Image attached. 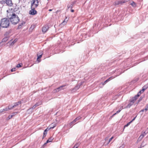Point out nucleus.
Segmentation results:
<instances>
[{
  "instance_id": "nucleus-1",
  "label": "nucleus",
  "mask_w": 148,
  "mask_h": 148,
  "mask_svg": "<svg viewBox=\"0 0 148 148\" xmlns=\"http://www.w3.org/2000/svg\"><path fill=\"white\" fill-rule=\"evenodd\" d=\"M7 16L9 19L12 24L16 25L17 24L19 21V18L18 16L14 13L12 12L11 14H8Z\"/></svg>"
},
{
  "instance_id": "nucleus-2",
  "label": "nucleus",
  "mask_w": 148,
  "mask_h": 148,
  "mask_svg": "<svg viewBox=\"0 0 148 148\" xmlns=\"http://www.w3.org/2000/svg\"><path fill=\"white\" fill-rule=\"evenodd\" d=\"M0 23L1 26L3 28H7L8 27L10 24L9 21L6 18H4L2 19Z\"/></svg>"
},
{
  "instance_id": "nucleus-3",
  "label": "nucleus",
  "mask_w": 148,
  "mask_h": 148,
  "mask_svg": "<svg viewBox=\"0 0 148 148\" xmlns=\"http://www.w3.org/2000/svg\"><path fill=\"white\" fill-rule=\"evenodd\" d=\"M31 8H35L37 7L39 5V1L38 0H32L30 1Z\"/></svg>"
},
{
  "instance_id": "nucleus-4",
  "label": "nucleus",
  "mask_w": 148,
  "mask_h": 148,
  "mask_svg": "<svg viewBox=\"0 0 148 148\" xmlns=\"http://www.w3.org/2000/svg\"><path fill=\"white\" fill-rule=\"evenodd\" d=\"M1 2L2 4L6 3L7 5L10 6H12V5L11 0H2Z\"/></svg>"
},
{
  "instance_id": "nucleus-5",
  "label": "nucleus",
  "mask_w": 148,
  "mask_h": 148,
  "mask_svg": "<svg viewBox=\"0 0 148 148\" xmlns=\"http://www.w3.org/2000/svg\"><path fill=\"white\" fill-rule=\"evenodd\" d=\"M55 127V125L53 127H52L50 126V127L49 128V127H47V129H46L44 131L43 133V135L42 137L43 139L46 136L47 134V132L49 130L51 129H53Z\"/></svg>"
},
{
  "instance_id": "nucleus-6",
  "label": "nucleus",
  "mask_w": 148,
  "mask_h": 148,
  "mask_svg": "<svg viewBox=\"0 0 148 148\" xmlns=\"http://www.w3.org/2000/svg\"><path fill=\"white\" fill-rule=\"evenodd\" d=\"M148 133V132H142L141 135L138 138V141H140Z\"/></svg>"
},
{
  "instance_id": "nucleus-7",
  "label": "nucleus",
  "mask_w": 148,
  "mask_h": 148,
  "mask_svg": "<svg viewBox=\"0 0 148 148\" xmlns=\"http://www.w3.org/2000/svg\"><path fill=\"white\" fill-rule=\"evenodd\" d=\"M65 85H63L60 86L59 87L57 88L56 89H54L53 90V93H56L57 92H58L60 91L61 90H63L64 89L63 88L65 86Z\"/></svg>"
},
{
  "instance_id": "nucleus-8",
  "label": "nucleus",
  "mask_w": 148,
  "mask_h": 148,
  "mask_svg": "<svg viewBox=\"0 0 148 148\" xmlns=\"http://www.w3.org/2000/svg\"><path fill=\"white\" fill-rule=\"evenodd\" d=\"M35 8H31V10L29 11V14H30L34 15H35L37 13V12Z\"/></svg>"
},
{
  "instance_id": "nucleus-9",
  "label": "nucleus",
  "mask_w": 148,
  "mask_h": 148,
  "mask_svg": "<svg viewBox=\"0 0 148 148\" xmlns=\"http://www.w3.org/2000/svg\"><path fill=\"white\" fill-rule=\"evenodd\" d=\"M133 104V102H132V101H130V103L127 105L126 106H122V109L129 108H130L131 106Z\"/></svg>"
},
{
  "instance_id": "nucleus-10",
  "label": "nucleus",
  "mask_w": 148,
  "mask_h": 148,
  "mask_svg": "<svg viewBox=\"0 0 148 148\" xmlns=\"http://www.w3.org/2000/svg\"><path fill=\"white\" fill-rule=\"evenodd\" d=\"M49 28V27L48 25H45L43 26L42 28V31L44 33H45L48 30Z\"/></svg>"
},
{
  "instance_id": "nucleus-11",
  "label": "nucleus",
  "mask_w": 148,
  "mask_h": 148,
  "mask_svg": "<svg viewBox=\"0 0 148 148\" xmlns=\"http://www.w3.org/2000/svg\"><path fill=\"white\" fill-rule=\"evenodd\" d=\"M11 109H12V108H10V106H9L8 107H6L5 108L0 110V113L5 111H7L9 110H10Z\"/></svg>"
},
{
  "instance_id": "nucleus-12",
  "label": "nucleus",
  "mask_w": 148,
  "mask_h": 148,
  "mask_svg": "<svg viewBox=\"0 0 148 148\" xmlns=\"http://www.w3.org/2000/svg\"><path fill=\"white\" fill-rule=\"evenodd\" d=\"M81 117L80 116L77 117L72 122H71L70 123V126L72 125L73 124H74L77 121L79 120L80 119Z\"/></svg>"
},
{
  "instance_id": "nucleus-13",
  "label": "nucleus",
  "mask_w": 148,
  "mask_h": 148,
  "mask_svg": "<svg viewBox=\"0 0 148 148\" xmlns=\"http://www.w3.org/2000/svg\"><path fill=\"white\" fill-rule=\"evenodd\" d=\"M80 87V85H77L74 88H72L70 89V90L72 92H75Z\"/></svg>"
},
{
  "instance_id": "nucleus-14",
  "label": "nucleus",
  "mask_w": 148,
  "mask_h": 148,
  "mask_svg": "<svg viewBox=\"0 0 148 148\" xmlns=\"http://www.w3.org/2000/svg\"><path fill=\"white\" fill-rule=\"evenodd\" d=\"M43 54V53L42 51H41L40 54H39V55H38V54L37 55L38 57L37 59V60L38 62H40L41 60L40 59V58L42 57V55Z\"/></svg>"
},
{
  "instance_id": "nucleus-15",
  "label": "nucleus",
  "mask_w": 148,
  "mask_h": 148,
  "mask_svg": "<svg viewBox=\"0 0 148 148\" xmlns=\"http://www.w3.org/2000/svg\"><path fill=\"white\" fill-rule=\"evenodd\" d=\"M21 103V101H18V102L15 103L14 104L12 107H10V108H11L12 109L13 108L17 106H18Z\"/></svg>"
},
{
  "instance_id": "nucleus-16",
  "label": "nucleus",
  "mask_w": 148,
  "mask_h": 148,
  "mask_svg": "<svg viewBox=\"0 0 148 148\" xmlns=\"http://www.w3.org/2000/svg\"><path fill=\"white\" fill-rule=\"evenodd\" d=\"M53 139H54V138L53 137H50V138H49L48 140H47L46 142V143H45L44 145H45L47 143H48L51 142L53 140Z\"/></svg>"
},
{
  "instance_id": "nucleus-17",
  "label": "nucleus",
  "mask_w": 148,
  "mask_h": 148,
  "mask_svg": "<svg viewBox=\"0 0 148 148\" xmlns=\"http://www.w3.org/2000/svg\"><path fill=\"white\" fill-rule=\"evenodd\" d=\"M122 3H123V1H116L114 3V5H119L121 4Z\"/></svg>"
},
{
  "instance_id": "nucleus-18",
  "label": "nucleus",
  "mask_w": 148,
  "mask_h": 148,
  "mask_svg": "<svg viewBox=\"0 0 148 148\" xmlns=\"http://www.w3.org/2000/svg\"><path fill=\"white\" fill-rule=\"evenodd\" d=\"M40 104H41V103H40L39 104L38 103H37L36 104L34 105L33 106V107H32V108H30L28 110H29L30 109H34L36 106H39V105H40Z\"/></svg>"
},
{
  "instance_id": "nucleus-19",
  "label": "nucleus",
  "mask_w": 148,
  "mask_h": 148,
  "mask_svg": "<svg viewBox=\"0 0 148 148\" xmlns=\"http://www.w3.org/2000/svg\"><path fill=\"white\" fill-rule=\"evenodd\" d=\"M137 99V98H136V96H135L133 98H132L130 101H132V102H133V103H134Z\"/></svg>"
},
{
  "instance_id": "nucleus-20",
  "label": "nucleus",
  "mask_w": 148,
  "mask_h": 148,
  "mask_svg": "<svg viewBox=\"0 0 148 148\" xmlns=\"http://www.w3.org/2000/svg\"><path fill=\"white\" fill-rule=\"evenodd\" d=\"M16 112L14 113H12V114L11 115H9L8 117V119H11L13 116H14V115H15L16 114Z\"/></svg>"
},
{
  "instance_id": "nucleus-21",
  "label": "nucleus",
  "mask_w": 148,
  "mask_h": 148,
  "mask_svg": "<svg viewBox=\"0 0 148 148\" xmlns=\"http://www.w3.org/2000/svg\"><path fill=\"white\" fill-rule=\"evenodd\" d=\"M67 19V18H66L64 20V21L62 22V24H63V25H65V24H66L67 21H68V20L67 19Z\"/></svg>"
},
{
  "instance_id": "nucleus-22",
  "label": "nucleus",
  "mask_w": 148,
  "mask_h": 148,
  "mask_svg": "<svg viewBox=\"0 0 148 148\" xmlns=\"http://www.w3.org/2000/svg\"><path fill=\"white\" fill-rule=\"evenodd\" d=\"M73 4L72 3L70 5H68L67 6V8H71V9L73 8Z\"/></svg>"
},
{
  "instance_id": "nucleus-23",
  "label": "nucleus",
  "mask_w": 148,
  "mask_h": 148,
  "mask_svg": "<svg viewBox=\"0 0 148 148\" xmlns=\"http://www.w3.org/2000/svg\"><path fill=\"white\" fill-rule=\"evenodd\" d=\"M25 23L24 22H22L21 23H20L18 27L20 28L21 27V26L24 25L25 24Z\"/></svg>"
},
{
  "instance_id": "nucleus-24",
  "label": "nucleus",
  "mask_w": 148,
  "mask_h": 148,
  "mask_svg": "<svg viewBox=\"0 0 148 148\" xmlns=\"http://www.w3.org/2000/svg\"><path fill=\"white\" fill-rule=\"evenodd\" d=\"M130 4L133 7H135L136 6V3L134 2L133 1Z\"/></svg>"
},
{
  "instance_id": "nucleus-25",
  "label": "nucleus",
  "mask_w": 148,
  "mask_h": 148,
  "mask_svg": "<svg viewBox=\"0 0 148 148\" xmlns=\"http://www.w3.org/2000/svg\"><path fill=\"white\" fill-rule=\"evenodd\" d=\"M79 143H77L75 145L73 148H77L79 146Z\"/></svg>"
},
{
  "instance_id": "nucleus-26",
  "label": "nucleus",
  "mask_w": 148,
  "mask_h": 148,
  "mask_svg": "<svg viewBox=\"0 0 148 148\" xmlns=\"http://www.w3.org/2000/svg\"><path fill=\"white\" fill-rule=\"evenodd\" d=\"M132 122V121H131L130 122L128 123L126 125H125L124 126V127H127L128 125H129Z\"/></svg>"
},
{
  "instance_id": "nucleus-27",
  "label": "nucleus",
  "mask_w": 148,
  "mask_h": 148,
  "mask_svg": "<svg viewBox=\"0 0 148 148\" xmlns=\"http://www.w3.org/2000/svg\"><path fill=\"white\" fill-rule=\"evenodd\" d=\"M143 87L146 90L148 88V84H146Z\"/></svg>"
},
{
  "instance_id": "nucleus-28",
  "label": "nucleus",
  "mask_w": 148,
  "mask_h": 148,
  "mask_svg": "<svg viewBox=\"0 0 148 148\" xmlns=\"http://www.w3.org/2000/svg\"><path fill=\"white\" fill-rule=\"evenodd\" d=\"M122 109V106H121V107L120 108V109H119V110H118L115 113L116 114H118V113H119L120 111H121V110L122 109Z\"/></svg>"
},
{
  "instance_id": "nucleus-29",
  "label": "nucleus",
  "mask_w": 148,
  "mask_h": 148,
  "mask_svg": "<svg viewBox=\"0 0 148 148\" xmlns=\"http://www.w3.org/2000/svg\"><path fill=\"white\" fill-rule=\"evenodd\" d=\"M141 94L140 93V92H139L137 95H136L135 96H136V98H137Z\"/></svg>"
},
{
  "instance_id": "nucleus-30",
  "label": "nucleus",
  "mask_w": 148,
  "mask_h": 148,
  "mask_svg": "<svg viewBox=\"0 0 148 148\" xmlns=\"http://www.w3.org/2000/svg\"><path fill=\"white\" fill-rule=\"evenodd\" d=\"M112 77H110L108 79H107V80H106L104 82V83H106V82H108V81H109L110 80V79L111 78H112Z\"/></svg>"
},
{
  "instance_id": "nucleus-31",
  "label": "nucleus",
  "mask_w": 148,
  "mask_h": 148,
  "mask_svg": "<svg viewBox=\"0 0 148 148\" xmlns=\"http://www.w3.org/2000/svg\"><path fill=\"white\" fill-rule=\"evenodd\" d=\"M145 110L146 111L148 110V104L146 106Z\"/></svg>"
},
{
  "instance_id": "nucleus-32",
  "label": "nucleus",
  "mask_w": 148,
  "mask_h": 148,
  "mask_svg": "<svg viewBox=\"0 0 148 148\" xmlns=\"http://www.w3.org/2000/svg\"><path fill=\"white\" fill-rule=\"evenodd\" d=\"M16 68H12V69H11V72H13V71H15L16 70Z\"/></svg>"
},
{
  "instance_id": "nucleus-33",
  "label": "nucleus",
  "mask_w": 148,
  "mask_h": 148,
  "mask_svg": "<svg viewBox=\"0 0 148 148\" xmlns=\"http://www.w3.org/2000/svg\"><path fill=\"white\" fill-rule=\"evenodd\" d=\"M113 137H112L109 139V141L108 143V144L110 142V141L112 140L113 139Z\"/></svg>"
},
{
  "instance_id": "nucleus-34",
  "label": "nucleus",
  "mask_w": 148,
  "mask_h": 148,
  "mask_svg": "<svg viewBox=\"0 0 148 148\" xmlns=\"http://www.w3.org/2000/svg\"><path fill=\"white\" fill-rule=\"evenodd\" d=\"M53 123H52L51 124V125H50L49 126V127H49V128L50 127V126H51L52 127H53L55 125V126H56V125L55 124H54L53 125Z\"/></svg>"
},
{
  "instance_id": "nucleus-35",
  "label": "nucleus",
  "mask_w": 148,
  "mask_h": 148,
  "mask_svg": "<svg viewBox=\"0 0 148 148\" xmlns=\"http://www.w3.org/2000/svg\"><path fill=\"white\" fill-rule=\"evenodd\" d=\"M8 40V38H3V41H5L6 40Z\"/></svg>"
},
{
  "instance_id": "nucleus-36",
  "label": "nucleus",
  "mask_w": 148,
  "mask_h": 148,
  "mask_svg": "<svg viewBox=\"0 0 148 148\" xmlns=\"http://www.w3.org/2000/svg\"><path fill=\"white\" fill-rule=\"evenodd\" d=\"M21 65L20 64H17L16 66V67L17 68H19V67H21Z\"/></svg>"
},
{
  "instance_id": "nucleus-37",
  "label": "nucleus",
  "mask_w": 148,
  "mask_h": 148,
  "mask_svg": "<svg viewBox=\"0 0 148 148\" xmlns=\"http://www.w3.org/2000/svg\"><path fill=\"white\" fill-rule=\"evenodd\" d=\"M122 106H127V103H123V105Z\"/></svg>"
},
{
  "instance_id": "nucleus-38",
  "label": "nucleus",
  "mask_w": 148,
  "mask_h": 148,
  "mask_svg": "<svg viewBox=\"0 0 148 148\" xmlns=\"http://www.w3.org/2000/svg\"><path fill=\"white\" fill-rule=\"evenodd\" d=\"M130 0H124L123 1V3H124L129 1H130Z\"/></svg>"
},
{
  "instance_id": "nucleus-39",
  "label": "nucleus",
  "mask_w": 148,
  "mask_h": 148,
  "mask_svg": "<svg viewBox=\"0 0 148 148\" xmlns=\"http://www.w3.org/2000/svg\"><path fill=\"white\" fill-rule=\"evenodd\" d=\"M145 90V89L143 87V89L141 90V91H142V92H143Z\"/></svg>"
},
{
  "instance_id": "nucleus-40",
  "label": "nucleus",
  "mask_w": 148,
  "mask_h": 148,
  "mask_svg": "<svg viewBox=\"0 0 148 148\" xmlns=\"http://www.w3.org/2000/svg\"><path fill=\"white\" fill-rule=\"evenodd\" d=\"M108 137H106V138H105V140L106 141V140H108Z\"/></svg>"
},
{
  "instance_id": "nucleus-41",
  "label": "nucleus",
  "mask_w": 148,
  "mask_h": 148,
  "mask_svg": "<svg viewBox=\"0 0 148 148\" xmlns=\"http://www.w3.org/2000/svg\"><path fill=\"white\" fill-rule=\"evenodd\" d=\"M144 110H145V109H143L142 110H141V111H142V112H143L144 111Z\"/></svg>"
},
{
  "instance_id": "nucleus-42",
  "label": "nucleus",
  "mask_w": 148,
  "mask_h": 148,
  "mask_svg": "<svg viewBox=\"0 0 148 148\" xmlns=\"http://www.w3.org/2000/svg\"><path fill=\"white\" fill-rule=\"evenodd\" d=\"M71 12H74V10H73V9H71Z\"/></svg>"
},
{
  "instance_id": "nucleus-43",
  "label": "nucleus",
  "mask_w": 148,
  "mask_h": 148,
  "mask_svg": "<svg viewBox=\"0 0 148 148\" xmlns=\"http://www.w3.org/2000/svg\"><path fill=\"white\" fill-rule=\"evenodd\" d=\"M16 42V39L13 42V43H14V42Z\"/></svg>"
},
{
  "instance_id": "nucleus-44",
  "label": "nucleus",
  "mask_w": 148,
  "mask_h": 148,
  "mask_svg": "<svg viewBox=\"0 0 148 148\" xmlns=\"http://www.w3.org/2000/svg\"><path fill=\"white\" fill-rule=\"evenodd\" d=\"M136 117H135L132 120V121H132V122L135 119V118Z\"/></svg>"
},
{
  "instance_id": "nucleus-45",
  "label": "nucleus",
  "mask_w": 148,
  "mask_h": 148,
  "mask_svg": "<svg viewBox=\"0 0 148 148\" xmlns=\"http://www.w3.org/2000/svg\"><path fill=\"white\" fill-rule=\"evenodd\" d=\"M116 114L115 113V114H114L112 116H114L115 114Z\"/></svg>"
},
{
  "instance_id": "nucleus-46",
  "label": "nucleus",
  "mask_w": 148,
  "mask_h": 148,
  "mask_svg": "<svg viewBox=\"0 0 148 148\" xmlns=\"http://www.w3.org/2000/svg\"><path fill=\"white\" fill-rule=\"evenodd\" d=\"M139 92H140V93L141 94V93H143V92H142V91H141V90Z\"/></svg>"
},
{
  "instance_id": "nucleus-47",
  "label": "nucleus",
  "mask_w": 148,
  "mask_h": 148,
  "mask_svg": "<svg viewBox=\"0 0 148 148\" xmlns=\"http://www.w3.org/2000/svg\"><path fill=\"white\" fill-rule=\"evenodd\" d=\"M52 10H51V9H49V11H52Z\"/></svg>"
}]
</instances>
